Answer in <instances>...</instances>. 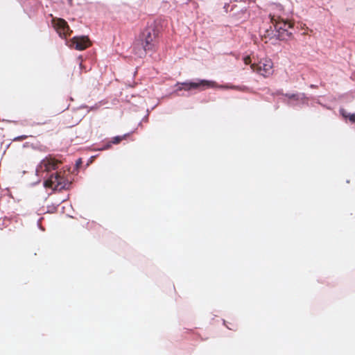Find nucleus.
Masks as SVG:
<instances>
[{"label":"nucleus","instance_id":"1","mask_svg":"<svg viewBox=\"0 0 355 355\" xmlns=\"http://www.w3.org/2000/svg\"><path fill=\"white\" fill-rule=\"evenodd\" d=\"M157 35L158 31L155 24L150 23L141 35V44L135 46V53L141 58L146 52L153 50Z\"/></svg>","mask_w":355,"mask_h":355},{"label":"nucleus","instance_id":"2","mask_svg":"<svg viewBox=\"0 0 355 355\" xmlns=\"http://www.w3.org/2000/svg\"><path fill=\"white\" fill-rule=\"evenodd\" d=\"M181 85L183 86L184 90L190 91L192 89H197L199 91H203L207 88L209 87H218L221 89H242L241 87L232 85H219L214 81L207 80H197L196 81H187L184 83H181Z\"/></svg>","mask_w":355,"mask_h":355},{"label":"nucleus","instance_id":"3","mask_svg":"<svg viewBox=\"0 0 355 355\" xmlns=\"http://www.w3.org/2000/svg\"><path fill=\"white\" fill-rule=\"evenodd\" d=\"M271 22L278 33L279 37L282 40H285L286 37L291 36V29L293 28V25L291 22L284 19H275L274 17L271 19Z\"/></svg>","mask_w":355,"mask_h":355},{"label":"nucleus","instance_id":"4","mask_svg":"<svg viewBox=\"0 0 355 355\" xmlns=\"http://www.w3.org/2000/svg\"><path fill=\"white\" fill-rule=\"evenodd\" d=\"M69 184L68 181L58 173L51 175V177L44 182V186L46 187L51 188L53 190L67 189Z\"/></svg>","mask_w":355,"mask_h":355},{"label":"nucleus","instance_id":"5","mask_svg":"<svg viewBox=\"0 0 355 355\" xmlns=\"http://www.w3.org/2000/svg\"><path fill=\"white\" fill-rule=\"evenodd\" d=\"M273 63L270 59L261 60L258 64H252L251 68L254 71L259 73L264 77H268L272 73Z\"/></svg>","mask_w":355,"mask_h":355},{"label":"nucleus","instance_id":"6","mask_svg":"<svg viewBox=\"0 0 355 355\" xmlns=\"http://www.w3.org/2000/svg\"><path fill=\"white\" fill-rule=\"evenodd\" d=\"M58 162L51 158H45L41 161L36 169V173L40 175L42 172L55 170L57 168Z\"/></svg>","mask_w":355,"mask_h":355},{"label":"nucleus","instance_id":"7","mask_svg":"<svg viewBox=\"0 0 355 355\" xmlns=\"http://www.w3.org/2000/svg\"><path fill=\"white\" fill-rule=\"evenodd\" d=\"M54 27L56 28L58 33L61 36L66 37L69 35L71 31L69 28L67 21L62 19H54L53 20Z\"/></svg>","mask_w":355,"mask_h":355},{"label":"nucleus","instance_id":"8","mask_svg":"<svg viewBox=\"0 0 355 355\" xmlns=\"http://www.w3.org/2000/svg\"><path fill=\"white\" fill-rule=\"evenodd\" d=\"M89 45L87 37L85 36L74 37L70 42L69 46L76 49L82 51L85 49Z\"/></svg>","mask_w":355,"mask_h":355},{"label":"nucleus","instance_id":"9","mask_svg":"<svg viewBox=\"0 0 355 355\" xmlns=\"http://www.w3.org/2000/svg\"><path fill=\"white\" fill-rule=\"evenodd\" d=\"M340 112L341 114V115L345 117V118H349V119L350 120V121L353 122V123H355V114H348L347 113V112L343 110V109H341L340 110Z\"/></svg>","mask_w":355,"mask_h":355},{"label":"nucleus","instance_id":"10","mask_svg":"<svg viewBox=\"0 0 355 355\" xmlns=\"http://www.w3.org/2000/svg\"><path fill=\"white\" fill-rule=\"evenodd\" d=\"M123 137H120V136L115 137L113 139L112 143L113 144H118V143H119L123 139Z\"/></svg>","mask_w":355,"mask_h":355},{"label":"nucleus","instance_id":"11","mask_svg":"<svg viewBox=\"0 0 355 355\" xmlns=\"http://www.w3.org/2000/svg\"><path fill=\"white\" fill-rule=\"evenodd\" d=\"M243 61L245 64H249L251 62V60L249 56H246L243 58Z\"/></svg>","mask_w":355,"mask_h":355},{"label":"nucleus","instance_id":"12","mask_svg":"<svg viewBox=\"0 0 355 355\" xmlns=\"http://www.w3.org/2000/svg\"><path fill=\"white\" fill-rule=\"evenodd\" d=\"M176 86L178 87V89L176 90L177 92L184 89L183 86L181 85L180 83H177Z\"/></svg>","mask_w":355,"mask_h":355},{"label":"nucleus","instance_id":"13","mask_svg":"<svg viewBox=\"0 0 355 355\" xmlns=\"http://www.w3.org/2000/svg\"><path fill=\"white\" fill-rule=\"evenodd\" d=\"M26 136L23 135V136H21V137H19L16 138V139L21 140V139H26Z\"/></svg>","mask_w":355,"mask_h":355}]
</instances>
